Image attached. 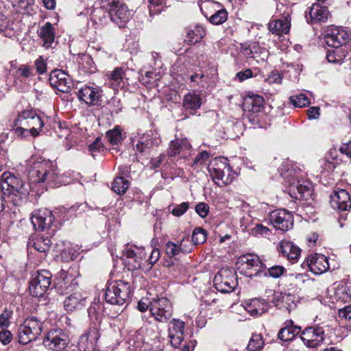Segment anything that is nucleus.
<instances>
[{
  "label": "nucleus",
  "instance_id": "1",
  "mask_svg": "<svg viewBox=\"0 0 351 351\" xmlns=\"http://www.w3.org/2000/svg\"><path fill=\"white\" fill-rule=\"evenodd\" d=\"M28 167L30 187L38 184H43L46 189L58 186L60 178L53 162L41 157L32 158L28 161Z\"/></svg>",
  "mask_w": 351,
  "mask_h": 351
},
{
  "label": "nucleus",
  "instance_id": "2",
  "mask_svg": "<svg viewBox=\"0 0 351 351\" xmlns=\"http://www.w3.org/2000/svg\"><path fill=\"white\" fill-rule=\"evenodd\" d=\"M1 188L2 193L14 206H21L28 194L21 178L8 171L1 175Z\"/></svg>",
  "mask_w": 351,
  "mask_h": 351
},
{
  "label": "nucleus",
  "instance_id": "3",
  "mask_svg": "<svg viewBox=\"0 0 351 351\" xmlns=\"http://www.w3.org/2000/svg\"><path fill=\"white\" fill-rule=\"evenodd\" d=\"M15 132L25 138L39 135L44 126L40 117L33 110H26L20 112L15 120Z\"/></svg>",
  "mask_w": 351,
  "mask_h": 351
},
{
  "label": "nucleus",
  "instance_id": "4",
  "mask_svg": "<svg viewBox=\"0 0 351 351\" xmlns=\"http://www.w3.org/2000/svg\"><path fill=\"white\" fill-rule=\"evenodd\" d=\"M208 170L213 180L219 186L228 185L233 180L234 178L230 174L231 167L226 158L213 159L208 165Z\"/></svg>",
  "mask_w": 351,
  "mask_h": 351
},
{
  "label": "nucleus",
  "instance_id": "5",
  "mask_svg": "<svg viewBox=\"0 0 351 351\" xmlns=\"http://www.w3.org/2000/svg\"><path fill=\"white\" fill-rule=\"evenodd\" d=\"M130 286L128 282L114 281L107 285L105 300L110 304L123 305L130 300Z\"/></svg>",
  "mask_w": 351,
  "mask_h": 351
},
{
  "label": "nucleus",
  "instance_id": "6",
  "mask_svg": "<svg viewBox=\"0 0 351 351\" xmlns=\"http://www.w3.org/2000/svg\"><path fill=\"white\" fill-rule=\"evenodd\" d=\"M43 330V322L34 315L27 317L18 330L19 342L27 344L36 340Z\"/></svg>",
  "mask_w": 351,
  "mask_h": 351
},
{
  "label": "nucleus",
  "instance_id": "7",
  "mask_svg": "<svg viewBox=\"0 0 351 351\" xmlns=\"http://www.w3.org/2000/svg\"><path fill=\"white\" fill-rule=\"evenodd\" d=\"M101 7L106 9L111 20L119 27H123L131 16V12L121 0H101Z\"/></svg>",
  "mask_w": 351,
  "mask_h": 351
},
{
  "label": "nucleus",
  "instance_id": "8",
  "mask_svg": "<svg viewBox=\"0 0 351 351\" xmlns=\"http://www.w3.org/2000/svg\"><path fill=\"white\" fill-rule=\"evenodd\" d=\"M79 273L75 267L62 269L56 278L55 287L61 294L69 293L76 290L78 287L77 277Z\"/></svg>",
  "mask_w": 351,
  "mask_h": 351
},
{
  "label": "nucleus",
  "instance_id": "9",
  "mask_svg": "<svg viewBox=\"0 0 351 351\" xmlns=\"http://www.w3.org/2000/svg\"><path fill=\"white\" fill-rule=\"evenodd\" d=\"M214 284L216 289L220 292L232 291L237 285L235 270L228 267L221 269L214 278Z\"/></svg>",
  "mask_w": 351,
  "mask_h": 351
},
{
  "label": "nucleus",
  "instance_id": "10",
  "mask_svg": "<svg viewBox=\"0 0 351 351\" xmlns=\"http://www.w3.org/2000/svg\"><path fill=\"white\" fill-rule=\"evenodd\" d=\"M237 265L239 272L248 277L256 276L262 269L267 267L259 256L252 254L241 256Z\"/></svg>",
  "mask_w": 351,
  "mask_h": 351
},
{
  "label": "nucleus",
  "instance_id": "11",
  "mask_svg": "<svg viewBox=\"0 0 351 351\" xmlns=\"http://www.w3.org/2000/svg\"><path fill=\"white\" fill-rule=\"evenodd\" d=\"M51 274L48 270L37 271L32 276L29 290L34 297H42L51 284Z\"/></svg>",
  "mask_w": 351,
  "mask_h": 351
},
{
  "label": "nucleus",
  "instance_id": "12",
  "mask_svg": "<svg viewBox=\"0 0 351 351\" xmlns=\"http://www.w3.org/2000/svg\"><path fill=\"white\" fill-rule=\"evenodd\" d=\"M150 312L158 322H166L173 315V306L167 298H154L150 303Z\"/></svg>",
  "mask_w": 351,
  "mask_h": 351
},
{
  "label": "nucleus",
  "instance_id": "13",
  "mask_svg": "<svg viewBox=\"0 0 351 351\" xmlns=\"http://www.w3.org/2000/svg\"><path fill=\"white\" fill-rule=\"evenodd\" d=\"M300 338L306 347L315 348L325 340V330L322 326L318 325L308 326L302 331Z\"/></svg>",
  "mask_w": 351,
  "mask_h": 351
},
{
  "label": "nucleus",
  "instance_id": "14",
  "mask_svg": "<svg viewBox=\"0 0 351 351\" xmlns=\"http://www.w3.org/2000/svg\"><path fill=\"white\" fill-rule=\"evenodd\" d=\"M68 335L60 328L50 330L43 340V344L54 351L64 350L69 343Z\"/></svg>",
  "mask_w": 351,
  "mask_h": 351
},
{
  "label": "nucleus",
  "instance_id": "15",
  "mask_svg": "<svg viewBox=\"0 0 351 351\" xmlns=\"http://www.w3.org/2000/svg\"><path fill=\"white\" fill-rule=\"evenodd\" d=\"M99 329V322L91 323L88 330L80 337L77 345L80 351H93L100 337Z\"/></svg>",
  "mask_w": 351,
  "mask_h": 351
},
{
  "label": "nucleus",
  "instance_id": "16",
  "mask_svg": "<svg viewBox=\"0 0 351 351\" xmlns=\"http://www.w3.org/2000/svg\"><path fill=\"white\" fill-rule=\"evenodd\" d=\"M125 264L131 270L138 269L141 267L142 261L146 258V252L143 247L127 245L123 251Z\"/></svg>",
  "mask_w": 351,
  "mask_h": 351
},
{
  "label": "nucleus",
  "instance_id": "17",
  "mask_svg": "<svg viewBox=\"0 0 351 351\" xmlns=\"http://www.w3.org/2000/svg\"><path fill=\"white\" fill-rule=\"evenodd\" d=\"M287 190L290 197L298 200H308L313 194V186L308 181L293 180Z\"/></svg>",
  "mask_w": 351,
  "mask_h": 351
},
{
  "label": "nucleus",
  "instance_id": "18",
  "mask_svg": "<svg viewBox=\"0 0 351 351\" xmlns=\"http://www.w3.org/2000/svg\"><path fill=\"white\" fill-rule=\"evenodd\" d=\"M269 221L282 231H287L293 225V215L285 209L273 210L269 215Z\"/></svg>",
  "mask_w": 351,
  "mask_h": 351
},
{
  "label": "nucleus",
  "instance_id": "19",
  "mask_svg": "<svg viewBox=\"0 0 351 351\" xmlns=\"http://www.w3.org/2000/svg\"><path fill=\"white\" fill-rule=\"evenodd\" d=\"M191 152V146L186 138H176L169 143L167 154L169 158L178 156V160L187 158Z\"/></svg>",
  "mask_w": 351,
  "mask_h": 351
},
{
  "label": "nucleus",
  "instance_id": "20",
  "mask_svg": "<svg viewBox=\"0 0 351 351\" xmlns=\"http://www.w3.org/2000/svg\"><path fill=\"white\" fill-rule=\"evenodd\" d=\"M49 81L51 86L62 93H68L73 86L72 80L70 76L60 69L52 71L50 73Z\"/></svg>",
  "mask_w": 351,
  "mask_h": 351
},
{
  "label": "nucleus",
  "instance_id": "21",
  "mask_svg": "<svg viewBox=\"0 0 351 351\" xmlns=\"http://www.w3.org/2000/svg\"><path fill=\"white\" fill-rule=\"evenodd\" d=\"M330 198V206L335 210L346 211L351 208V196L345 189L333 191Z\"/></svg>",
  "mask_w": 351,
  "mask_h": 351
},
{
  "label": "nucleus",
  "instance_id": "22",
  "mask_svg": "<svg viewBox=\"0 0 351 351\" xmlns=\"http://www.w3.org/2000/svg\"><path fill=\"white\" fill-rule=\"evenodd\" d=\"M31 220L36 230L44 231L51 227L54 221V216L51 210L43 208L35 211Z\"/></svg>",
  "mask_w": 351,
  "mask_h": 351
},
{
  "label": "nucleus",
  "instance_id": "23",
  "mask_svg": "<svg viewBox=\"0 0 351 351\" xmlns=\"http://www.w3.org/2000/svg\"><path fill=\"white\" fill-rule=\"evenodd\" d=\"M184 322L179 319H173L169 324V337L174 348H178L184 340Z\"/></svg>",
  "mask_w": 351,
  "mask_h": 351
},
{
  "label": "nucleus",
  "instance_id": "24",
  "mask_svg": "<svg viewBox=\"0 0 351 351\" xmlns=\"http://www.w3.org/2000/svg\"><path fill=\"white\" fill-rule=\"evenodd\" d=\"M348 39V33L344 29L337 27L332 29L324 37L326 44L335 49H339L346 45Z\"/></svg>",
  "mask_w": 351,
  "mask_h": 351
},
{
  "label": "nucleus",
  "instance_id": "25",
  "mask_svg": "<svg viewBox=\"0 0 351 351\" xmlns=\"http://www.w3.org/2000/svg\"><path fill=\"white\" fill-rule=\"evenodd\" d=\"M78 98L84 101L89 106L98 104L101 97V90L99 87L92 86H84L78 92Z\"/></svg>",
  "mask_w": 351,
  "mask_h": 351
},
{
  "label": "nucleus",
  "instance_id": "26",
  "mask_svg": "<svg viewBox=\"0 0 351 351\" xmlns=\"http://www.w3.org/2000/svg\"><path fill=\"white\" fill-rule=\"evenodd\" d=\"M291 27L289 13H284L282 18L271 21L268 25L269 30L274 34L281 36L289 33Z\"/></svg>",
  "mask_w": 351,
  "mask_h": 351
},
{
  "label": "nucleus",
  "instance_id": "27",
  "mask_svg": "<svg viewBox=\"0 0 351 351\" xmlns=\"http://www.w3.org/2000/svg\"><path fill=\"white\" fill-rule=\"evenodd\" d=\"M154 145V140L149 134L143 135L136 145V156L138 161L147 158L150 154L151 149Z\"/></svg>",
  "mask_w": 351,
  "mask_h": 351
},
{
  "label": "nucleus",
  "instance_id": "28",
  "mask_svg": "<svg viewBox=\"0 0 351 351\" xmlns=\"http://www.w3.org/2000/svg\"><path fill=\"white\" fill-rule=\"evenodd\" d=\"M307 262L311 271L315 274H322L329 269L328 258L323 254L310 256Z\"/></svg>",
  "mask_w": 351,
  "mask_h": 351
},
{
  "label": "nucleus",
  "instance_id": "29",
  "mask_svg": "<svg viewBox=\"0 0 351 351\" xmlns=\"http://www.w3.org/2000/svg\"><path fill=\"white\" fill-rule=\"evenodd\" d=\"M301 332V327L294 325L291 319L287 320L279 330L278 337L283 341L293 340Z\"/></svg>",
  "mask_w": 351,
  "mask_h": 351
},
{
  "label": "nucleus",
  "instance_id": "30",
  "mask_svg": "<svg viewBox=\"0 0 351 351\" xmlns=\"http://www.w3.org/2000/svg\"><path fill=\"white\" fill-rule=\"evenodd\" d=\"M86 296L80 291L69 295L64 301V306L68 311L80 309L85 306Z\"/></svg>",
  "mask_w": 351,
  "mask_h": 351
},
{
  "label": "nucleus",
  "instance_id": "31",
  "mask_svg": "<svg viewBox=\"0 0 351 351\" xmlns=\"http://www.w3.org/2000/svg\"><path fill=\"white\" fill-rule=\"evenodd\" d=\"M309 14L312 23H325L330 16L327 6L319 3H315L311 5L309 9Z\"/></svg>",
  "mask_w": 351,
  "mask_h": 351
},
{
  "label": "nucleus",
  "instance_id": "32",
  "mask_svg": "<svg viewBox=\"0 0 351 351\" xmlns=\"http://www.w3.org/2000/svg\"><path fill=\"white\" fill-rule=\"evenodd\" d=\"M279 252L289 261H297L300 256V249L293 243L283 240L279 245Z\"/></svg>",
  "mask_w": 351,
  "mask_h": 351
},
{
  "label": "nucleus",
  "instance_id": "33",
  "mask_svg": "<svg viewBox=\"0 0 351 351\" xmlns=\"http://www.w3.org/2000/svg\"><path fill=\"white\" fill-rule=\"evenodd\" d=\"M243 55L247 58H261L264 60L267 57V51L262 49L258 43H254L246 45H241V47Z\"/></svg>",
  "mask_w": 351,
  "mask_h": 351
},
{
  "label": "nucleus",
  "instance_id": "34",
  "mask_svg": "<svg viewBox=\"0 0 351 351\" xmlns=\"http://www.w3.org/2000/svg\"><path fill=\"white\" fill-rule=\"evenodd\" d=\"M264 99L258 95H247L244 98L243 106L246 110L258 113L263 109Z\"/></svg>",
  "mask_w": 351,
  "mask_h": 351
},
{
  "label": "nucleus",
  "instance_id": "35",
  "mask_svg": "<svg viewBox=\"0 0 351 351\" xmlns=\"http://www.w3.org/2000/svg\"><path fill=\"white\" fill-rule=\"evenodd\" d=\"M38 35L42 38L45 47H51L55 40V32L53 25L49 22H47L40 29Z\"/></svg>",
  "mask_w": 351,
  "mask_h": 351
},
{
  "label": "nucleus",
  "instance_id": "36",
  "mask_svg": "<svg viewBox=\"0 0 351 351\" xmlns=\"http://www.w3.org/2000/svg\"><path fill=\"white\" fill-rule=\"evenodd\" d=\"M16 26L13 21L0 12V34L8 38L14 37L16 32Z\"/></svg>",
  "mask_w": 351,
  "mask_h": 351
},
{
  "label": "nucleus",
  "instance_id": "37",
  "mask_svg": "<svg viewBox=\"0 0 351 351\" xmlns=\"http://www.w3.org/2000/svg\"><path fill=\"white\" fill-rule=\"evenodd\" d=\"M245 310L252 316L261 315L267 309V306L263 300L254 298L246 302Z\"/></svg>",
  "mask_w": 351,
  "mask_h": 351
},
{
  "label": "nucleus",
  "instance_id": "38",
  "mask_svg": "<svg viewBox=\"0 0 351 351\" xmlns=\"http://www.w3.org/2000/svg\"><path fill=\"white\" fill-rule=\"evenodd\" d=\"M335 298L343 302L351 301V282H340L335 289Z\"/></svg>",
  "mask_w": 351,
  "mask_h": 351
},
{
  "label": "nucleus",
  "instance_id": "39",
  "mask_svg": "<svg viewBox=\"0 0 351 351\" xmlns=\"http://www.w3.org/2000/svg\"><path fill=\"white\" fill-rule=\"evenodd\" d=\"M202 105V98L195 93H189L183 99V107L186 110H196Z\"/></svg>",
  "mask_w": 351,
  "mask_h": 351
},
{
  "label": "nucleus",
  "instance_id": "40",
  "mask_svg": "<svg viewBox=\"0 0 351 351\" xmlns=\"http://www.w3.org/2000/svg\"><path fill=\"white\" fill-rule=\"evenodd\" d=\"M206 35L204 29L197 25L194 29H189L186 32L185 42L189 45H194L199 42Z\"/></svg>",
  "mask_w": 351,
  "mask_h": 351
},
{
  "label": "nucleus",
  "instance_id": "41",
  "mask_svg": "<svg viewBox=\"0 0 351 351\" xmlns=\"http://www.w3.org/2000/svg\"><path fill=\"white\" fill-rule=\"evenodd\" d=\"M125 76V72L122 68L118 67L112 71L108 75V79L112 88L123 87L125 84L123 82Z\"/></svg>",
  "mask_w": 351,
  "mask_h": 351
},
{
  "label": "nucleus",
  "instance_id": "42",
  "mask_svg": "<svg viewBox=\"0 0 351 351\" xmlns=\"http://www.w3.org/2000/svg\"><path fill=\"white\" fill-rule=\"evenodd\" d=\"M106 137L112 145H118L124 139L125 136L122 133L121 127L117 125L106 132Z\"/></svg>",
  "mask_w": 351,
  "mask_h": 351
},
{
  "label": "nucleus",
  "instance_id": "43",
  "mask_svg": "<svg viewBox=\"0 0 351 351\" xmlns=\"http://www.w3.org/2000/svg\"><path fill=\"white\" fill-rule=\"evenodd\" d=\"M129 186L130 182L128 180L123 176H118L112 184V189L118 195H123L126 193Z\"/></svg>",
  "mask_w": 351,
  "mask_h": 351
},
{
  "label": "nucleus",
  "instance_id": "44",
  "mask_svg": "<svg viewBox=\"0 0 351 351\" xmlns=\"http://www.w3.org/2000/svg\"><path fill=\"white\" fill-rule=\"evenodd\" d=\"M263 337L261 334H254L252 335L247 349L249 351H261L264 347Z\"/></svg>",
  "mask_w": 351,
  "mask_h": 351
},
{
  "label": "nucleus",
  "instance_id": "45",
  "mask_svg": "<svg viewBox=\"0 0 351 351\" xmlns=\"http://www.w3.org/2000/svg\"><path fill=\"white\" fill-rule=\"evenodd\" d=\"M32 241L34 249L40 252H47L51 245V240L48 237H37Z\"/></svg>",
  "mask_w": 351,
  "mask_h": 351
},
{
  "label": "nucleus",
  "instance_id": "46",
  "mask_svg": "<svg viewBox=\"0 0 351 351\" xmlns=\"http://www.w3.org/2000/svg\"><path fill=\"white\" fill-rule=\"evenodd\" d=\"M228 19V12L226 9H220L217 10L209 18V21L213 25H221L223 23Z\"/></svg>",
  "mask_w": 351,
  "mask_h": 351
},
{
  "label": "nucleus",
  "instance_id": "47",
  "mask_svg": "<svg viewBox=\"0 0 351 351\" xmlns=\"http://www.w3.org/2000/svg\"><path fill=\"white\" fill-rule=\"evenodd\" d=\"M290 103L294 107L303 108L310 104L309 99L305 94H299L289 97Z\"/></svg>",
  "mask_w": 351,
  "mask_h": 351
},
{
  "label": "nucleus",
  "instance_id": "48",
  "mask_svg": "<svg viewBox=\"0 0 351 351\" xmlns=\"http://www.w3.org/2000/svg\"><path fill=\"white\" fill-rule=\"evenodd\" d=\"M346 56L343 51L340 49H335L328 50L326 54V59L329 62L339 63Z\"/></svg>",
  "mask_w": 351,
  "mask_h": 351
},
{
  "label": "nucleus",
  "instance_id": "49",
  "mask_svg": "<svg viewBox=\"0 0 351 351\" xmlns=\"http://www.w3.org/2000/svg\"><path fill=\"white\" fill-rule=\"evenodd\" d=\"M191 241L194 245H199L204 243L206 241V232L201 228H195L192 234Z\"/></svg>",
  "mask_w": 351,
  "mask_h": 351
},
{
  "label": "nucleus",
  "instance_id": "50",
  "mask_svg": "<svg viewBox=\"0 0 351 351\" xmlns=\"http://www.w3.org/2000/svg\"><path fill=\"white\" fill-rule=\"evenodd\" d=\"M286 271L285 268L281 265H274L269 267L265 276H268L274 278H278L282 276Z\"/></svg>",
  "mask_w": 351,
  "mask_h": 351
},
{
  "label": "nucleus",
  "instance_id": "51",
  "mask_svg": "<svg viewBox=\"0 0 351 351\" xmlns=\"http://www.w3.org/2000/svg\"><path fill=\"white\" fill-rule=\"evenodd\" d=\"M86 208H87V204L86 203H81V204L77 203L69 208H62L60 210V212L62 213L68 214L69 217H72L73 215H75V213L77 210L84 211Z\"/></svg>",
  "mask_w": 351,
  "mask_h": 351
},
{
  "label": "nucleus",
  "instance_id": "52",
  "mask_svg": "<svg viewBox=\"0 0 351 351\" xmlns=\"http://www.w3.org/2000/svg\"><path fill=\"white\" fill-rule=\"evenodd\" d=\"M337 164V162L331 161L326 158H322L319 160V165L322 169V173L332 171Z\"/></svg>",
  "mask_w": 351,
  "mask_h": 351
},
{
  "label": "nucleus",
  "instance_id": "53",
  "mask_svg": "<svg viewBox=\"0 0 351 351\" xmlns=\"http://www.w3.org/2000/svg\"><path fill=\"white\" fill-rule=\"evenodd\" d=\"M181 251V247L176 245V243L169 241L167 243L165 246L166 254L170 256L173 257L178 255Z\"/></svg>",
  "mask_w": 351,
  "mask_h": 351
},
{
  "label": "nucleus",
  "instance_id": "54",
  "mask_svg": "<svg viewBox=\"0 0 351 351\" xmlns=\"http://www.w3.org/2000/svg\"><path fill=\"white\" fill-rule=\"evenodd\" d=\"M33 69L29 66L23 64L20 66V67L16 71V74L19 77H22L23 79H27L32 76Z\"/></svg>",
  "mask_w": 351,
  "mask_h": 351
},
{
  "label": "nucleus",
  "instance_id": "55",
  "mask_svg": "<svg viewBox=\"0 0 351 351\" xmlns=\"http://www.w3.org/2000/svg\"><path fill=\"white\" fill-rule=\"evenodd\" d=\"M189 208L188 202H182L176 205L171 210V213L176 217H180L184 215Z\"/></svg>",
  "mask_w": 351,
  "mask_h": 351
},
{
  "label": "nucleus",
  "instance_id": "56",
  "mask_svg": "<svg viewBox=\"0 0 351 351\" xmlns=\"http://www.w3.org/2000/svg\"><path fill=\"white\" fill-rule=\"evenodd\" d=\"M250 233L254 236L266 235L269 231V228L262 224H256L254 228L249 230Z\"/></svg>",
  "mask_w": 351,
  "mask_h": 351
},
{
  "label": "nucleus",
  "instance_id": "57",
  "mask_svg": "<svg viewBox=\"0 0 351 351\" xmlns=\"http://www.w3.org/2000/svg\"><path fill=\"white\" fill-rule=\"evenodd\" d=\"M210 154L207 151H202L199 153L194 159L192 166L204 164L209 158Z\"/></svg>",
  "mask_w": 351,
  "mask_h": 351
},
{
  "label": "nucleus",
  "instance_id": "58",
  "mask_svg": "<svg viewBox=\"0 0 351 351\" xmlns=\"http://www.w3.org/2000/svg\"><path fill=\"white\" fill-rule=\"evenodd\" d=\"M195 211L202 218L207 216L209 211V206L204 202L198 203L195 206Z\"/></svg>",
  "mask_w": 351,
  "mask_h": 351
},
{
  "label": "nucleus",
  "instance_id": "59",
  "mask_svg": "<svg viewBox=\"0 0 351 351\" xmlns=\"http://www.w3.org/2000/svg\"><path fill=\"white\" fill-rule=\"evenodd\" d=\"M36 71L39 74H43L47 71V64L42 56H39L34 62Z\"/></svg>",
  "mask_w": 351,
  "mask_h": 351
},
{
  "label": "nucleus",
  "instance_id": "60",
  "mask_svg": "<svg viewBox=\"0 0 351 351\" xmlns=\"http://www.w3.org/2000/svg\"><path fill=\"white\" fill-rule=\"evenodd\" d=\"M12 340V335L10 331L6 330L5 328H2V330L0 332V341L4 346L8 345Z\"/></svg>",
  "mask_w": 351,
  "mask_h": 351
},
{
  "label": "nucleus",
  "instance_id": "61",
  "mask_svg": "<svg viewBox=\"0 0 351 351\" xmlns=\"http://www.w3.org/2000/svg\"><path fill=\"white\" fill-rule=\"evenodd\" d=\"M339 317L346 320H351V305H348L344 308H340L338 311Z\"/></svg>",
  "mask_w": 351,
  "mask_h": 351
},
{
  "label": "nucleus",
  "instance_id": "62",
  "mask_svg": "<svg viewBox=\"0 0 351 351\" xmlns=\"http://www.w3.org/2000/svg\"><path fill=\"white\" fill-rule=\"evenodd\" d=\"M265 81L269 84H280L282 81V76L278 71H272Z\"/></svg>",
  "mask_w": 351,
  "mask_h": 351
},
{
  "label": "nucleus",
  "instance_id": "63",
  "mask_svg": "<svg viewBox=\"0 0 351 351\" xmlns=\"http://www.w3.org/2000/svg\"><path fill=\"white\" fill-rule=\"evenodd\" d=\"M290 277L295 280L296 285H301L309 280L308 276L305 274H292Z\"/></svg>",
  "mask_w": 351,
  "mask_h": 351
},
{
  "label": "nucleus",
  "instance_id": "64",
  "mask_svg": "<svg viewBox=\"0 0 351 351\" xmlns=\"http://www.w3.org/2000/svg\"><path fill=\"white\" fill-rule=\"evenodd\" d=\"M88 149L92 152L94 156V152H100L103 149V144L100 138H97L95 141L88 146Z\"/></svg>",
  "mask_w": 351,
  "mask_h": 351
}]
</instances>
